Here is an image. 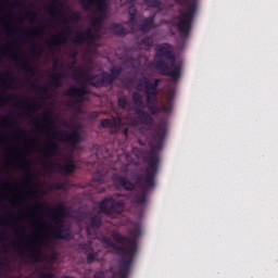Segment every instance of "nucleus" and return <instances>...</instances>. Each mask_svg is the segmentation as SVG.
Masks as SVG:
<instances>
[{"instance_id": "obj_45", "label": "nucleus", "mask_w": 278, "mask_h": 278, "mask_svg": "<svg viewBox=\"0 0 278 278\" xmlns=\"http://www.w3.org/2000/svg\"><path fill=\"white\" fill-rule=\"evenodd\" d=\"M2 77H5L7 79H9V77H10V73H9V72H7L5 74H3V75H2Z\"/></svg>"}, {"instance_id": "obj_23", "label": "nucleus", "mask_w": 278, "mask_h": 278, "mask_svg": "<svg viewBox=\"0 0 278 278\" xmlns=\"http://www.w3.org/2000/svg\"><path fill=\"white\" fill-rule=\"evenodd\" d=\"M31 251L30 260H38L42 257V250H40V245L38 244H28Z\"/></svg>"}, {"instance_id": "obj_29", "label": "nucleus", "mask_w": 278, "mask_h": 278, "mask_svg": "<svg viewBox=\"0 0 278 278\" xmlns=\"http://www.w3.org/2000/svg\"><path fill=\"white\" fill-rule=\"evenodd\" d=\"M38 34H42V28H36L35 30H26V38H34V36H38Z\"/></svg>"}, {"instance_id": "obj_30", "label": "nucleus", "mask_w": 278, "mask_h": 278, "mask_svg": "<svg viewBox=\"0 0 278 278\" xmlns=\"http://www.w3.org/2000/svg\"><path fill=\"white\" fill-rule=\"evenodd\" d=\"M99 257V252H91L87 254V264H92Z\"/></svg>"}, {"instance_id": "obj_9", "label": "nucleus", "mask_w": 278, "mask_h": 278, "mask_svg": "<svg viewBox=\"0 0 278 278\" xmlns=\"http://www.w3.org/2000/svg\"><path fill=\"white\" fill-rule=\"evenodd\" d=\"M54 138H59L61 142H67L72 149H77L81 144V132L77 128L67 130H56L52 134Z\"/></svg>"}, {"instance_id": "obj_56", "label": "nucleus", "mask_w": 278, "mask_h": 278, "mask_svg": "<svg viewBox=\"0 0 278 278\" xmlns=\"http://www.w3.org/2000/svg\"><path fill=\"white\" fill-rule=\"evenodd\" d=\"M3 186H10V184H8V182H4V184H3Z\"/></svg>"}, {"instance_id": "obj_46", "label": "nucleus", "mask_w": 278, "mask_h": 278, "mask_svg": "<svg viewBox=\"0 0 278 278\" xmlns=\"http://www.w3.org/2000/svg\"><path fill=\"white\" fill-rule=\"evenodd\" d=\"M49 89L48 88H41V92H48Z\"/></svg>"}, {"instance_id": "obj_52", "label": "nucleus", "mask_w": 278, "mask_h": 278, "mask_svg": "<svg viewBox=\"0 0 278 278\" xmlns=\"http://www.w3.org/2000/svg\"><path fill=\"white\" fill-rule=\"evenodd\" d=\"M92 114H93V116H99V113H97V112H93Z\"/></svg>"}, {"instance_id": "obj_13", "label": "nucleus", "mask_w": 278, "mask_h": 278, "mask_svg": "<svg viewBox=\"0 0 278 278\" xmlns=\"http://www.w3.org/2000/svg\"><path fill=\"white\" fill-rule=\"evenodd\" d=\"M12 60L15 62H21L20 68L24 73H28L30 77H34L36 75V71L34 70V66L29 63L27 60H23V56H18V54H11Z\"/></svg>"}, {"instance_id": "obj_32", "label": "nucleus", "mask_w": 278, "mask_h": 278, "mask_svg": "<svg viewBox=\"0 0 278 278\" xmlns=\"http://www.w3.org/2000/svg\"><path fill=\"white\" fill-rule=\"evenodd\" d=\"M70 21H72L73 23H79V21H81V15L79 14V12H74L70 15Z\"/></svg>"}, {"instance_id": "obj_14", "label": "nucleus", "mask_w": 278, "mask_h": 278, "mask_svg": "<svg viewBox=\"0 0 278 278\" xmlns=\"http://www.w3.org/2000/svg\"><path fill=\"white\" fill-rule=\"evenodd\" d=\"M72 34H73V28L67 27V28H65V31H63L61 35H56L53 38H51L49 43L52 45L53 47H62V45H64V42H66V39Z\"/></svg>"}, {"instance_id": "obj_21", "label": "nucleus", "mask_w": 278, "mask_h": 278, "mask_svg": "<svg viewBox=\"0 0 278 278\" xmlns=\"http://www.w3.org/2000/svg\"><path fill=\"white\" fill-rule=\"evenodd\" d=\"M154 42L153 36H146L138 41V45L143 51H149V49L153 48Z\"/></svg>"}, {"instance_id": "obj_39", "label": "nucleus", "mask_w": 278, "mask_h": 278, "mask_svg": "<svg viewBox=\"0 0 278 278\" xmlns=\"http://www.w3.org/2000/svg\"><path fill=\"white\" fill-rule=\"evenodd\" d=\"M63 66H64V64L61 63L60 61H55V62L53 63V68H62Z\"/></svg>"}, {"instance_id": "obj_50", "label": "nucleus", "mask_w": 278, "mask_h": 278, "mask_svg": "<svg viewBox=\"0 0 278 278\" xmlns=\"http://www.w3.org/2000/svg\"><path fill=\"white\" fill-rule=\"evenodd\" d=\"M72 58H77V52H75L74 54H72Z\"/></svg>"}, {"instance_id": "obj_42", "label": "nucleus", "mask_w": 278, "mask_h": 278, "mask_svg": "<svg viewBox=\"0 0 278 278\" xmlns=\"http://www.w3.org/2000/svg\"><path fill=\"white\" fill-rule=\"evenodd\" d=\"M0 240H5V231L0 232Z\"/></svg>"}, {"instance_id": "obj_54", "label": "nucleus", "mask_w": 278, "mask_h": 278, "mask_svg": "<svg viewBox=\"0 0 278 278\" xmlns=\"http://www.w3.org/2000/svg\"><path fill=\"white\" fill-rule=\"evenodd\" d=\"M130 3H136V0H129Z\"/></svg>"}, {"instance_id": "obj_53", "label": "nucleus", "mask_w": 278, "mask_h": 278, "mask_svg": "<svg viewBox=\"0 0 278 278\" xmlns=\"http://www.w3.org/2000/svg\"><path fill=\"white\" fill-rule=\"evenodd\" d=\"M15 5H21V2H20V1H16V2H15Z\"/></svg>"}, {"instance_id": "obj_1", "label": "nucleus", "mask_w": 278, "mask_h": 278, "mask_svg": "<svg viewBox=\"0 0 278 278\" xmlns=\"http://www.w3.org/2000/svg\"><path fill=\"white\" fill-rule=\"evenodd\" d=\"M166 138V123L160 122L152 129V140L156 144L151 149L144 152L143 162L148 164L146 167V176L141 174H132V181L127 178V176H121L118 174H113L112 180L116 188H123L126 192H134L136 187L142 188L141 192L136 193L130 203L137 205V207H144L147 205V197L149 190L155 188V177L160 173V154L159 151L162 150V144Z\"/></svg>"}, {"instance_id": "obj_25", "label": "nucleus", "mask_w": 278, "mask_h": 278, "mask_svg": "<svg viewBox=\"0 0 278 278\" xmlns=\"http://www.w3.org/2000/svg\"><path fill=\"white\" fill-rule=\"evenodd\" d=\"M58 151H60V144H58V142L53 141L47 146L48 157H51V155H56Z\"/></svg>"}, {"instance_id": "obj_59", "label": "nucleus", "mask_w": 278, "mask_h": 278, "mask_svg": "<svg viewBox=\"0 0 278 278\" xmlns=\"http://www.w3.org/2000/svg\"><path fill=\"white\" fill-rule=\"evenodd\" d=\"M97 22H92V25L94 26Z\"/></svg>"}, {"instance_id": "obj_2", "label": "nucleus", "mask_w": 278, "mask_h": 278, "mask_svg": "<svg viewBox=\"0 0 278 278\" xmlns=\"http://www.w3.org/2000/svg\"><path fill=\"white\" fill-rule=\"evenodd\" d=\"M161 81L160 78H154V80L151 81L147 76L139 79L137 85L139 92L136 91L132 93V103L135 104V112L137 114V117L129 118V124L132 125V127H138V125H153V116L160 114V106H157V96L160 91L157 88ZM140 92H146V108L148 112L144 111V101Z\"/></svg>"}, {"instance_id": "obj_40", "label": "nucleus", "mask_w": 278, "mask_h": 278, "mask_svg": "<svg viewBox=\"0 0 278 278\" xmlns=\"http://www.w3.org/2000/svg\"><path fill=\"white\" fill-rule=\"evenodd\" d=\"M12 248L15 249V251H21V245H18L17 242H13Z\"/></svg>"}, {"instance_id": "obj_51", "label": "nucleus", "mask_w": 278, "mask_h": 278, "mask_svg": "<svg viewBox=\"0 0 278 278\" xmlns=\"http://www.w3.org/2000/svg\"><path fill=\"white\" fill-rule=\"evenodd\" d=\"M7 53H8V50H4V51L2 52L3 55H7Z\"/></svg>"}, {"instance_id": "obj_11", "label": "nucleus", "mask_w": 278, "mask_h": 278, "mask_svg": "<svg viewBox=\"0 0 278 278\" xmlns=\"http://www.w3.org/2000/svg\"><path fill=\"white\" fill-rule=\"evenodd\" d=\"M72 42L74 45H84V42H86L89 47H92V45L97 42V36L88 28L85 33L78 31L77 35L72 38Z\"/></svg>"}, {"instance_id": "obj_33", "label": "nucleus", "mask_w": 278, "mask_h": 278, "mask_svg": "<svg viewBox=\"0 0 278 278\" xmlns=\"http://www.w3.org/2000/svg\"><path fill=\"white\" fill-rule=\"evenodd\" d=\"M33 55H40L41 53H45V48H39L38 46H34L31 48Z\"/></svg>"}, {"instance_id": "obj_57", "label": "nucleus", "mask_w": 278, "mask_h": 278, "mask_svg": "<svg viewBox=\"0 0 278 278\" xmlns=\"http://www.w3.org/2000/svg\"><path fill=\"white\" fill-rule=\"evenodd\" d=\"M41 225H46V222H45V220H41Z\"/></svg>"}, {"instance_id": "obj_48", "label": "nucleus", "mask_w": 278, "mask_h": 278, "mask_svg": "<svg viewBox=\"0 0 278 278\" xmlns=\"http://www.w3.org/2000/svg\"><path fill=\"white\" fill-rule=\"evenodd\" d=\"M5 103V100L3 98H0V104Z\"/></svg>"}, {"instance_id": "obj_37", "label": "nucleus", "mask_w": 278, "mask_h": 278, "mask_svg": "<svg viewBox=\"0 0 278 278\" xmlns=\"http://www.w3.org/2000/svg\"><path fill=\"white\" fill-rule=\"evenodd\" d=\"M93 278H105V271L99 270L93 275Z\"/></svg>"}, {"instance_id": "obj_47", "label": "nucleus", "mask_w": 278, "mask_h": 278, "mask_svg": "<svg viewBox=\"0 0 278 278\" xmlns=\"http://www.w3.org/2000/svg\"><path fill=\"white\" fill-rule=\"evenodd\" d=\"M9 121H10V117H7L3 119V123H9Z\"/></svg>"}, {"instance_id": "obj_31", "label": "nucleus", "mask_w": 278, "mask_h": 278, "mask_svg": "<svg viewBox=\"0 0 278 278\" xmlns=\"http://www.w3.org/2000/svg\"><path fill=\"white\" fill-rule=\"evenodd\" d=\"M38 278H58V277L53 273H45L42 270H39Z\"/></svg>"}, {"instance_id": "obj_38", "label": "nucleus", "mask_w": 278, "mask_h": 278, "mask_svg": "<svg viewBox=\"0 0 278 278\" xmlns=\"http://www.w3.org/2000/svg\"><path fill=\"white\" fill-rule=\"evenodd\" d=\"M7 101H10L11 103H16V101H18V97H16V96H9Z\"/></svg>"}, {"instance_id": "obj_15", "label": "nucleus", "mask_w": 278, "mask_h": 278, "mask_svg": "<svg viewBox=\"0 0 278 278\" xmlns=\"http://www.w3.org/2000/svg\"><path fill=\"white\" fill-rule=\"evenodd\" d=\"M100 242H102V244H106V247H111L113 251H116L117 253H119V255H123V257H125V253H127V248L114 243V241H112V238H110L109 236H102Z\"/></svg>"}, {"instance_id": "obj_26", "label": "nucleus", "mask_w": 278, "mask_h": 278, "mask_svg": "<svg viewBox=\"0 0 278 278\" xmlns=\"http://www.w3.org/2000/svg\"><path fill=\"white\" fill-rule=\"evenodd\" d=\"M17 168H20V170H23L26 174V177L28 179H31L34 177V174L31 173V169L29 168V163H24L22 165H18Z\"/></svg>"}, {"instance_id": "obj_17", "label": "nucleus", "mask_w": 278, "mask_h": 278, "mask_svg": "<svg viewBox=\"0 0 278 278\" xmlns=\"http://www.w3.org/2000/svg\"><path fill=\"white\" fill-rule=\"evenodd\" d=\"M79 3L85 10H92L97 5L100 12H105V0H79Z\"/></svg>"}, {"instance_id": "obj_24", "label": "nucleus", "mask_w": 278, "mask_h": 278, "mask_svg": "<svg viewBox=\"0 0 278 278\" xmlns=\"http://www.w3.org/2000/svg\"><path fill=\"white\" fill-rule=\"evenodd\" d=\"M147 8L152 10H157L160 12L162 10V0H143Z\"/></svg>"}, {"instance_id": "obj_7", "label": "nucleus", "mask_w": 278, "mask_h": 278, "mask_svg": "<svg viewBox=\"0 0 278 278\" xmlns=\"http://www.w3.org/2000/svg\"><path fill=\"white\" fill-rule=\"evenodd\" d=\"M37 207L47 214H53L52 219L56 226L51 225V236L55 240H73L71 227L64 224V218L68 216V208L64 202H60L54 208H51L45 204H37Z\"/></svg>"}, {"instance_id": "obj_41", "label": "nucleus", "mask_w": 278, "mask_h": 278, "mask_svg": "<svg viewBox=\"0 0 278 278\" xmlns=\"http://www.w3.org/2000/svg\"><path fill=\"white\" fill-rule=\"evenodd\" d=\"M125 138H129V128H125L124 131H123Z\"/></svg>"}, {"instance_id": "obj_44", "label": "nucleus", "mask_w": 278, "mask_h": 278, "mask_svg": "<svg viewBox=\"0 0 278 278\" xmlns=\"http://www.w3.org/2000/svg\"><path fill=\"white\" fill-rule=\"evenodd\" d=\"M128 10H131V12H134V13H135V16H136L137 10H136V7H135V5H131Z\"/></svg>"}, {"instance_id": "obj_55", "label": "nucleus", "mask_w": 278, "mask_h": 278, "mask_svg": "<svg viewBox=\"0 0 278 278\" xmlns=\"http://www.w3.org/2000/svg\"><path fill=\"white\" fill-rule=\"evenodd\" d=\"M30 14H33L34 17L36 16V13H34V12H30Z\"/></svg>"}, {"instance_id": "obj_4", "label": "nucleus", "mask_w": 278, "mask_h": 278, "mask_svg": "<svg viewBox=\"0 0 278 278\" xmlns=\"http://www.w3.org/2000/svg\"><path fill=\"white\" fill-rule=\"evenodd\" d=\"M129 237L123 236L118 231L112 232V238L126 249L125 256H122L118 261V271H114V268L110 267L108 273H111V278H129L131 273V266H134V258L138 253V238L142 236V228L138 226L135 229L129 230Z\"/></svg>"}, {"instance_id": "obj_35", "label": "nucleus", "mask_w": 278, "mask_h": 278, "mask_svg": "<svg viewBox=\"0 0 278 278\" xmlns=\"http://www.w3.org/2000/svg\"><path fill=\"white\" fill-rule=\"evenodd\" d=\"M41 121L47 122V123H50V124H53V117H51V114H45V115L41 117Z\"/></svg>"}, {"instance_id": "obj_3", "label": "nucleus", "mask_w": 278, "mask_h": 278, "mask_svg": "<svg viewBox=\"0 0 278 278\" xmlns=\"http://www.w3.org/2000/svg\"><path fill=\"white\" fill-rule=\"evenodd\" d=\"M121 73H123L122 67H111L110 73L102 72L101 74H84V70L76 71L73 74L74 79H78L83 81L78 87H70L66 90V96L72 97L74 103L77 105L78 103H84V97L88 94V86H92L93 88H104V86H112L121 77Z\"/></svg>"}, {"instance_id": "obj_34", "label": "nucleus", "mask_w": 278, "mask_h": 278, "mask_svg": "<svg viewBox=\"0 0 278 278\" xmlns=\"http://www.w3.org/2000/svg\"><path fill=\"white\" fill-rule=\"evenodd\" d=\"M128 14H129L128 23L130 25L136 24V13L131 12V10H128Z\"/></svg>"}, {"instance_id": "obj_20", "label": "nucleus", "mask_w": 278, "mask_h": 278, "mask_svg": "<svg viewBox=\"0 0 278 278\" xmlns=\"http://www.w3.org/2000/svg\"><path fill=\"white\" fill-rule=\"evenodd\" d=\"M102 225H103V219H101V216L93 215L89 217V226L87 227V233H90V227L91 229H100Z\"/></svg>"}, {"instance_id": "obj_6", "label": "nucleus", "mask_w": 278, "mask_h": 278, "mask_svg": "<svg viewBox=\"0 0 278 278\" xmlns=\"http://www.w3.org/2000/svg\"><path fill=\"white\" fill-rule=\"evenodd\" d=\"M178 5H186V10L179 9L178 15H175L169 21L172 27H176L180 36L188 37L192 31V23L194 16L199 12V0H174Z\"/></svg>"}, {"instance_id": "obj_58", "label": "nucleus", "mask_w": 278, "mask_h": 278, "mask_svg": "<svg viewBox=\"0 0 278 278\" xmlns=\"http://www.w3.org/2000/svg\"><path fill=\"white\" fill-rule=\"evenodd\" d=\"M63 125H65V126H66V125H67V123H66V122H63Z\"/></svg>"}, {"instance_id": "obj_12", "label": "nucleus", "mask_w": 278, "mask_h": 278, "mask_svg": "<svg viewBox=\"0 0 278 278\" xmlns=\"http://www.w3.org/2000/svg\"><path fill=\"white\" fill-rule=\"evenodd\" d=\"M100 125L103 129H111V134H118L123 126V118L121 116H113L111 119L103 118L100 121Z\"/></svg>"}, {"instance_id": "obj_28", "label": "nucleus", "mask_w": 278, "mask_h": 278, "mask_svg": "<svg viewBox=\"0 0 278 278\" xmlns=\"http://www.w3.org/2000/svg\"><path fill=\"white\" fill-rule=\"evenodd\" d=\"M93 181H97L98 184H103L104 177L101 170H97L92 174Z\"/></svg>"}, {"instance_id": "obj_16", "label": "nucleus", "mask_w": 278, "mask_h": 278, "mask_svg": "<svg viewBox=\"0 0 278 278\" xmlns=\"http://www.w3.org/2000/svg\"><path fill=\"white\" fill-rule=\"evenodd\" d=\"M61 7H62V2L60 0H52V2L49 3L48 12L49 14H52V15L62 16L63 21L65 23H68V15L60 11Z\"/></svg>"}, {"instance_id": "obj_10", "label": "nucleus", "mask_w": 278, "mask_h": 278, "mask_svg": "<svg viewBox=\"0 0 278 278\" xmlns=\"http://www.w3.org/2000/svg\"><path fill=\"white\" fill-rule=\"evenodd\" d=\"M48 170H51L52 173L59 170L60 173H64V175H73V173L77 170V166L75 165V161H73V159H71L65 165H62L58 162L49 161Z\"/></svg>"}, {"instance_id": "obj_60", "label": "nucleus", "mask_w": 278, "mask_h": 278, "mask_svg": "<svg viewBox=\"0 0 278 278\" xmlns=\"http://www.w3.org/2000/svg\"><path fill=\"white\" fill-rule=\"evenodd\" d=\"M101 192H105V189H103Z\"/></svg>"}, {"instance_id": "obj_19", "label": "nucleus", "mask_w": 278, "mask_h": 278, "mask_svg": "<svg viewBox=\"0 0 278 278\" xmlns=\"http://www.w3.org/2000/svg\"><path fill=\"white\" fill-rule=\"evenodd\" d=\"M66 77H68V73L66 72H59L54 74L51 78V86H53V88H62V84H64V79H66Z\"/></svg>"}, {"instance_id": "obj_43", "label": "nucleus", "mask_w": 278, "mask_h": 278, "mask_svg": "<svg viewBox=\"0 0 278 278\" xmlns=\"http://www.w3.org/2000/svg\"><path fill=\"white\" fill-rule=\"evenodd\" d=\"M28 110H30V111L36 110V104H29V105H28Z\"/></svg>"}, {"instance_id": "obj_49", "label": "nucleus", "mask_w": 278, "mask_h": 278, "mask_svg": "<svg viewBox=\"0 0 278 278\" xmlns=\"http://www.w3.org/2000/svg\"><path fill=\"white\" fill-rule=\"evenodd\" d=\"M99 21H103V15L102 14L99 15Z\"/></svg>"}, {"instance_id": "obj_27", "label": "nucleus", "mask_w": 278, "mask_h": 278, "mask_svg": "<svg viewBox=\"0 0 278 278\" xmlns=\"http://www.w3.org/2000/svg\"><path fill=\"white\" fill-rule=\"evenodd\" d=\"M117 105L121 110H127V105H129V101L126 97H119L117 100Z\"/></svg>"}, {"instance_id": "obj_8", "label": "nucleus", "mask_w": 278, "mask_h": 278, "mask_svg": "<svg viewBox=\"0 0 278 278\" xmlns=\"http://www.w3.org/2000/svg\"><path fill=\"white\" fill-rule=\"evenodd\" d=\"M99 210L100 214L105 216H116L125 212V201H116L113 197H108L99 203Z\"/></svg>"}, {"instance_id": "obj_22", "label": "nucleus", "mask_w": 278, "mask_h": 278, "mask_svg": "<svg viewBox=\"0 0 278 278\" xmlns=\"http://www.w3.org/2000/svg\"><path fill=\"white\" fill-rule=\"evenodd\" d=\"M111 31L114 36H127V28L123 24L113 23L111 25Z\"/></svg>"}, {"instance_id": "obj_36", "label": "nucleus", "mask_w": 278, "mask_h": 278, "mask_svg": "<svg viewBox=\"0 0 278 278\" xmlns=\"http://www.w3.org/2000/svg\"><path fill=\"white\" fill-rule=\"evenodd\" d=\"M173 111V104L170 101H168L164 106H163V112H172Z\"/></svg>"}, {"instance_id": "obj_5", "label": "nucleus", "mask_w": 278, "mask_h": 278, "mask_svg": "<svg viewBox=\"0 0 278 278\" xmlns=\"http://www.w3.org/2000/svg\"><path fill=\"white\" fill-rule=\"evenodd\" d=\"M176 60L175 53H173V46L169 43L156 46L153 66L159 75L170 77L173 81H177L181 77V64L175 63Z\"/></svg>"}, {"instance_id": "obj_18", "label": "nucleus", "mask_w": 278, "mask_h": 278, "mask_svg": "<svg viewBox=\"0 0 278 278\" xmlns=\"http://www.w3.org/2000/svg\"><path fill=\"white\" fill-rule=\"evenodd\" d=\"M153 25H155V14L143 18L142 24L138 27V31H141V34H149V31L153 29Z\"/></svg>"}]
</instances>
